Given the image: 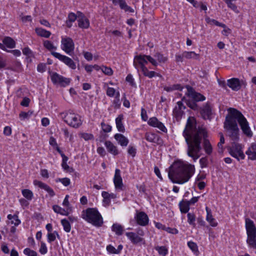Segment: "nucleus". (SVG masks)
I'll return each instance as SVG.
<instances>
[{
	"label": "nucleus",
	"mask_w": 256,
	"mask_h": 256,
	"mask_svg": "<svg viewBox=\"0 0 256 256\" xmlns=\"http://www.w3.org/2000/svg\"><path fill=\"white\" fill-rule=\"evenodd\" d=\"M183 136L188 145L187 154L196 162L200 156L201 142L204 138V148L206 153L210 155L212 148L208 140L206 139V132L202 127H196V120L194 117H189L186 126L183 132Z\"/></svg>",
	"instance_id": "nucleus-1"
},
{
	"label": "nucleus",
	"mask_w": 256,
	"mask_h": 256,
	"mask_svg": "<svg viewBox=\"0 0 256 256\" xmlns=\"http://www.w3.org/2000/svg\"><path fill=\"white\" fill-rule=\"evenodd\" d=\"M194 172V165L178 160L174 162L170 167L168 175L173 183L184 184L190 180Z\"/></svg>",
	"instance_id": "nucleus-2"
},
{
	"label": "nucleus",
	"mask_w": 256,
	"mask_h": 256,
	"mask_svg": "<svg viewBox=\"0 0 256 256\" xmlns=\"http://www.w3.org/2000/svg\"><path fill=\"white\" fill-rule=\"evenodd\" d=\"M227 116L233 121L238 122L243 134L248 138L252 137L253 133L249 126V123L241 112L234 108H229Z\"/></svg>",
	"instance_id": "nucleus-3"
},
{
	"label": "nucleus",
	"mask_w": 256,
	"mask_h": 256,
	"mask_svg": "<svg viewBox=\"0 0 256 256\" xmlns=\"http://www.w3.org/2000/svg\"><path fill=\"white\" fill-rule=\"evenodd\" d=\"M82 218L96 226H100L103 223L102 216L98 210L94 208H88L83 210Z\"/></svg>",
	"instance_id": "nucleus-4"
},
{
	"label": "nucleus",
	"mask_w": 256,
	"mask_h": 256,
	"mask_svg": "<svg viewBox=\"0 0 256 256\" xmlns=\"http://www.w3.org/2000/svg\"><path fill=\"white\" fill-rule=\"evenodd\" d=\"M60 115L66 123L74 128H78L82 124L80 116L72 111H66L60 113Z\"/></svg>",
	"instance_id": "nucleus-5"
},
{
	"label": "nucleus",
	"mask_w": 256,
	"mask_h": 256,
	"mask_svg": "<svg viewBox=\"0 0 256 256\" xmlns=\"http://www.w3.org/2000/svg\"><path fill=\"white\" fill-rule=\"evenodd\" d=\"M246 242L250 247L256 250V228L254 222L248 218H246Z\"/></svg>",
	"instance_id": "nucleus-6"
},
{
	"label": "nucleus",
	"mask_w": 256,
	"mask_h": 256,
	"mask_svg": "<svg viewBox=\"0 0 256 256\" xmlns=\"http://www.w3.org/2000/svg\"><path fill=\"white\" fill-rule=\"evenodd\" d=\"M224 128L228 131V136L234 142L239 140L240 130L238 124L226 116L224 123Z\"/></svg>",
	"instance_id": "nucleus-7"
},
{
	"label": "nucleus",
	"mask_w": 256,
	"mask_h": 256,
	"mask_svg": "<svg viewBox=\"0 0 256 256\" xmlns=\"http://www.w3.org/2000/svg\"><path fill=\"white\" fill-rule=\"evenodd\" d=\"M148 61L150 62L154 66H157L158 64V62L154 58L150 56L144 54L136 56L134 57V65L138 70L139 69H141L142 71L144 68H146L145 65L148 64Z\"/></svg>",
	"instance_id": "nucleus-8"
},
{
	"label": "nucleus",
	"mask_w": 256,
	"mask_h": 256,
	"mask_svg": "<svg viewBox=\"0 0 256 256\" xmlns=\"http://www.w3.org/2000/svg\"><path fill=\"white\" fill-rule=\"evenodd\" d=\"M229 152L230 154L236 158L238 160H244L245 158V155L242 151V146L241 144L234 142L232 146L230 148Z\"/></svg>",
	"instance_id": "nucleus-9"
},
{
	"label": "nucleus",
	"mask_w": 256,
	"mask_h": 256,
	"mask_svg": "<svg viewBox=\"0 0 256 256\" xmlns=\"http://www.w3.org/2000/svg\"><path fill=\"white\" fill-rule=\"evenodd\" d=\"M62 49L67 54H71L74 52V44L72 40L68 37L62 38Z\"/></svg>",
	"instance_id": "nucleus-10"
},
{
	"label": "nucleus",
	"mask_w": 256,
	"mask_h": 256,
	"mask_svg": "<svg viewBox=\"0 0 256 256\" xmlns=\"http://www.w3.org/2000/svg\"><path fill=\"white\" fill-rule=\"evenodd\" d=\"M52 54L55 58H58L60 61L64 63L66 66L72 70L76 68V64L74 60L70 58L62 55L60 53L52 52Z\"/></svg>",
	"instance_id": "nucleus-11"
},
{
	"label": "nucleus",
	"mask_w": 256,
	"mask_h": 256,
	"mask_svg": "<svg viewBox=\"0 0 256 256\" xmlns=\"http://www.w3.org/2000/svg\"><path fill=\"white\" fill-rule=\"evenodd\" d=\"M134 218L137 224L140 226H144L148 224L149 218L144 212L136 211Z\"/></svg>",
	"instance_id": "nucleus-12"
},
{
	"label": "nucleus",
	"mask_w": 256,
	"mask_h": 256,
	"mask_svg": "<svg viewBox=\"0 0 256 256\" xmlns=\"http://www.w3.org/2000/svg\"><path fill=\"white\" fill-rule=\"evenodd\" d=\"M51 80L54 84H59L62 86L68 85L70 81V78H64L57 73L52 75Z\"/></svg>",
	"instance_id": "nucleus-13"
},
{
	"label": "nucleus",
	"mask_w": 256,
	"mask_h": 256,
	"mask_svg": "<svg viewBox=\"0 0 256 256\" xmlns=\"http://www.w3.org/2000/svg\"><path fill=\"white\" fill-rule=\"evenodd\" d=\"M51 80L54 84H59L62 86L68 85L70 81V78H64L57 73L52 75Z\"/></svg>",
	"instance_id": "nucleus-14"
},
{
	"label": "nucleus",
	"mask_w": 256,
	"mask_h": 256,
	"mask_svg": "<svg viewBox=\"0 0 256 256\" xmlns=\"http://www.w3.org/2000/svg\"><path fill=\"white\" fill-rule=\"evenodd\" d=\"M114 182L115 188L117 190H124V186L122 182V178L120 176V170L119 169H116L115 170Z\"/></svg>",
	"instance_id": "nucleus-15"
},
{
	"label": "nucleus",
	"mask_w": 256,
	"mask_h": 256,
	"mask_svg": "<svg viewBox=\"0 0 256 256\" xmlns=\"http://www.w3.org/2000/svg\"><path fill=\"white\" fill-rule=\"evenodd\" d=\"M126 235L130 242L134 244H144L146 241L144 239L139 236L138 234L133 232H128L126 233Z\"/></svg>",
	"instance_id": "nucleus-16"
},
{
	"label": "nucleus",
	"mask_w": 256,
	"mask_h": 256,
	"mask_svg": "<svg viewBox=\"0 0 256 256\" xmlns=\"http://www.w3.org/2000/svg\"><path fill=\"white\" fill-rule=\"evenodd\" d=\"M177 106L173 110V115L177 120H179L184 114L183 110L186 108L185 106L180 101L177 102Z\"/></svg>",
	"instance_id": "nucleus-17"
},
{
	"label": "nucleus",
	"mask_w": 256,
	"mask_h": 256,
	"mask_svg": "<svg viewBox=\"0 0 256 256\" xmlns=\"http://www.w3.org/2000/svg\"><path fill=\"white\" fill-rule=\"evenodd\" d=\"M186 88V95L193 98L195 101L198 102L205 100V97L203 95L196 92L192 87L187 86Z\"/></svg>",
	"instance_id": "nucleus-18"
},
{
	"label": "nucleus",
	"mask_w": 256,
	"mask_h": 256,
	"mask_svg": "<svg viewBox=\"0 0 256 256\" xmlns=\"http://www.w3.org/2000/svg\"><path fill=\"white\" fill-rule=\"evenodd\" d=\"M148 124L149 125L158 128L163 132H166L167 130L164 124L160 122L156 117L150 118Z\"/></svg>",
	"instance_id": "nucleus-19"
},
{
	"label": "nucleus",
	"mask_w": 256,
	"mask_h": 256,
	"mask_svg": "<svg viewBox=\"0 0 256 256\" xmlns=\"http://www.w3.org/2000/svg\"><path fill=\"white\" fill-rule=\"evenodd\" d=\"M78 26L82 28H88L90 26V22L80 12H78Z\"/></svg>",
	"instance_id": "nucleus-20"
},
{
	"label": "nucleus",
	"mask_w": 256,
	"mask_h": 256,
	"mask_svg": "<svg viewBox=\"0 0 256 256\" xmlns=\"http://www.w3.org/2000/svg\"><path fill=\"white\" fill-rule=\"evenodd\" d=\"M227 85L233 90L238 91L241 88L240 80L238 78H232L227 80Z\"/></svg>",
	"instance_id": "nucleus-21"
},
{
	"label": "nucleus",
	"mask_w": 256,
	"mask_h": 256,
	"mask_svg": "<svg viewBox=\"0 0 256 256\" xmlns=\"http://www.w3.org/2000/svg\"><path fill=\"white\" fill-rule=\"evenodd\" d=\"M246 154L249 159L252 160H256V142L251 144Z\"/></svg>",
	"instance_id": "nucleus-22"
},
{
	"label": "nucleus",
	"mask_w": 256,
	"mask_h": 256,
	"mask_svg": "<svg viewBox=\"0 0 256 256\" xmlns=\"http://www.w3.org/2000/svg\"><path fill=\"white\" fill-rule=\"evenodd\" d=\"M145 138L148 141L157 144H160L162 141L158 135L150 132L146 133Z\"/></svg>",
	"instance_id": "nucleus-23"
},
{
	"label": "nucleus",
	"mask_w": 256,
	"mask_h": 256,
	"mask_svg": "<svg viewBox=\"0 0 256 256\" xmlns=\"http://www.w3.org/2000/svg\"><path fill=\"white\" fill-rule=\"evenodd\" d=\"M118 144L122 146H126L128 144V140L122 134H116L114 136Z\"/></svg>",
	"instance_id": "nucleus-24"
},
{
	"label": "nucleus",
	"mask_w": 256,
	"mask_h": 256,
	"mask_svg": "<svg viewBox=\"0 0 256 256\" xmlns=\"http://www.w3.org/2000/svg\"><path fill=\"white\" fill-rule=\"evenodd\" d=\"M104 145L110 154L115 156L118 154V151L117 149V147L111 142L109 140L106 141Z\"/></svg>",
	"instance_id": "nucleus-25"
},
{
	"label": "nucleus",
	"mask_w": 256,
	"mask_h": 256,
	"mask_svg": "<svg viewBox=\"0 0 256 256\" xmlns=\"http://www.w3.org/2000/svg\"><path fill=\"white\" fill-rule=\"evenodd\" d=\"M206 210L207 214L206 220L209 222L212 226H216L218 225V223L216 221V220L213 218L211 210L208 207H206Z\"/></svg>",
	"instance_id": "nucleus-26"
},
{
	"label": "nucleus",
	"mask_w": 256,
	"mask_h": 256,
	"mask_svg": "<svg viewBox=\"0 0 256 256\" xmlns=\"http://www.w3.org/2000/svg\"><path fill=\"white\" fill-rule=\"evenodd\" d=\"M201 114L204 118L208 119L212 114V110L210 106L206 104L202 109Z\"/></svg>",
	"instance_id": "nucleus-27"
},
{
	"label": "nucleus",
	"mask_w": 256,
	"mask_h": 256,
	"mask_svg": "<svg viewBox=\"0 0 256 256\" xmlns=\"http://www.w3.org/2000/svg\"><path fill=\"white\" fill-rule=\"evenodd\" d=\"M36 34L41 36L45 38H48L51 35V32L40 28H37L35 29Z\"/></svg>",
	"instance_id": "nucleus-28"
},
{
	"label": "nucleus",
	"mask_w": 256,
	"mask_h": 256,
	"mask_svg": "<svg viewBox=\"0 0 256 256\" xmlns=\"http://www.w3.org/2000/svg\"><path fill=\"white\" fill-rule=\"evenodd\" d=\"M8 218L10 220V223L14 224V226H18L20 224V220H19L17 214L12 215L9 214L7 216Z\"/></svg>",
	"instance_id": "nucleus-29"
},
{
	"label": "nucleus",
	"mask_w": 256,
	"mask_h": 256,
	"mask_svg": "<svg viewBox=\"0 0 256 256\" xmlns=\"http://www.w3.org/2000/svg\"><path fill=\"white\" fill-rule=\"evenodd\" d=\"M180 210L182 213H186L190 210V204L188 201L182 200L179 204Z\"/></svg>",
	"instance_id": "nucleus-30"
},
{
	"label": "nucleus",
	"mask_w": 256,
	"mask_h": 256,
	"mask_svg": "<svg viewBox=\"0 0 256 256\" xmlns=\"http://www.w3.org/2000/svg\"><path fill=\"white\" fill-rule=\"evenodd\" d=\"M123 119L122 115H119L118 118L116 119V128L120 132H124V127L122 123V120Z\"/></svg>",
	"instance_id": "nucleus-31"
},
{
	"label": "nucleus",
	"mask_w": 256,
	"mask_h": 256,
	"mask_svg": "<svg viewBox=\"0 0 256 256\" xmlns=\"http://www.w3.org/2000/svg\"><path fill=\"white\" fill-rule=\"evenodd\" d=\"M2 42L8 48H12L15 47L16 43L14 40L10 37H6L4 38Z\"/></svg>",
	"instance_id": "nucleus-32"
},
{
	"label": "nucleus",
	"mask_w": 256,
	"mask_h": 256,
	"mask_svg": "<svg viewBox=\"0 0 256 256\" xmlns=\"http://www.w3.org/2000/svg\"><path fill=\"white\" fill-rule=\"evenodd\" d=\"M52 208L55 212L64 216H68L70 212L68 210L62 208L58 205H54Z\"/></svg>",
	"instance_id": "nucleus-33"
},
{
	"label": "nucleus",
	"mask_w": 256,
	"mask_h": 256,
	"mask_svg": "<svg viewBox=\"0 0 256 256\" xmlns=\"http://www.w3.org/2000/svg\"><path fill=\"white\" fill-rule=\"evenodd\" d=\"M123 246L121 244L118 246L117 249L115 248L112 245H108L106 247V250L110 253L118 254L120 252Z\"/></svg>",
	"instance_id": "nucleus-34"
},
{
	"label": "nucleus",
	"mask_w": 256,
	"mask_h": 256,
	"mask_svg": "<svg viewBox=\"0 0 256 256\" xmlns=\"http://www.w3.org/2000/svg\"><path fill=\"white\" fill-rule=\"evenodd\" d=\"M112 230L116 234L120 236L124 232L123 227L120 224H114L112 226Z\"/></svg>",
	"instance_id": "nucleus-35"
},
{
	"label": "nucleus",
	"mask_w": 256,
	"mask_h": 256,
	"mask_svg": "<svg viewBox=\"0 0 256 256\" xmlns=\"http://www.w3.org/2000/svg\"><path fill=\"white\" fill-rule=\"evenodd\" d=\"M206 22L210 24H214L216 26L222 27L223 28H226V25L222 24L219 22L218 21L214 20V19H211L210 18H206Z\"/></svg>",
	"instance_id": "nucleus-36"
},
{
	"label": "nucleus",
	"mask_w": 256,
	"mask_h": 256,
	"mask_svg": "<svg viewBox=\"0 0 256 256\" xmlns=\"http://www.w3.org/2000/svg\"><path fill=\"white\" fill-rule=\"evenodd\" d=\"M22 196L28 200H30L33 198L34 194L32 190L28 189H24L22 191Z\"/></svg>",
	"instance_id": "nucleus-37"
},
{
	"label": "nucleus",
	"mask_w": 256,
	"mask_h": 256,
	"mask_svg": "<svg viewBox=\"0 0 256 256\" xmlns=\"http://www.w3.org/2000/svg\"><path fill=\"white\" fill-rule=\"evenodd\" d=\"M154 57L156 58L158 61L160 63H164L168 60V57L164 56L163 54L157 52H156L154 55Z\"/></svg>",
	"instance_id": "nucleus-38"
},
{
	"label": "nucleus",
	"mask_w": 256,
	"mask_h": 256,
	"mask_svg": "<svg viewBox=\"0 0 256 256\" xmlns=\"http://www.w3.org/2000/svg\"><path fill=\"white\" fill-rule=\"evenodd\" d=\"M44 46L48 50L50 51H52V50H56V47L54 46L53 43L48 40H45L43 42Z\"/></svg>",
	"instance_id": "nucleus-39"
},
{
	"label": "nucleus",
	"mask_w": 256,
	"mask_h": 256,
	"mask_svg": "<svg viewBox=\"0 0 256 256\" xmlns=\"http://www.w3.org/2000/svg\"><path fill=\"white\" fill-rule=\"evenodd\" d=\"M198 54H196L194 52H183V56H184L185 58L188 59L190 58H198Z\"/></svg>",
	"instance_id": "nucleus-40"
},
{
	"label": "nucleus",
	"mask_w": 256,
	"mask_h": 256,
	"mask_svg": "<svg viewBox=\"0 0 256 256\" xmlns=\"http://www.w3.org/2000/svg\"><path fill=\"white\" fill-rule=\"evenodd\" d=\"M112 104L115 108H120L121 102L120 100V94L119 92H116V95L115 96V98L112 102Z\"/></svg>",
	"instance_id": "nucleus-41"
},
{
	"label": "nucleus",
	"mask_w": 256,
	"mask_h": 256,
	"mask_svg": "<svg viewBox=\"0 0 256 256\" xmlns=\"http://www.w3.org/2000/svg\"><path fill=\"white\" fill-rule=\"evenodd\" d=\"M155 249L160 254L163 256H166L168 252V249L164 246H157L155 248Z\"/></svg>",
	"instance_id": "nucleus-42"
},
{
	"label": "nucleus",
	"mask_w": 256,
	"mask_h": 256,
	"mask_svg": "<svg viewBox=\"0 0 256 256\" xmlns=\"http://www.w3.org/2000/svg\"><path fill=\"white\" fill-rule=\"evenodd\" d=\"M188 216V223L193 226H195L196 224H195V220H196V216L193 213L189 212L187 214Z\"/></svg>",
	"instance_id": "nucleus-43"
},
{
	"label": "nucleus",
	"mask_w": 256,
	"mask_h": 256,
	"mask_svg": "<svg viewBox=\"0 0 256 256\" xmlns=\"http://www.w3.org/2000/svg\"><path fill=\"white\" fill-rule=\"evenodd\" d=\"M227 4L228 6L234 11L237 10V6L234 2L236 0H223Z\"/></svg>",
	"instance_id": "nucleus-44"
},
{
	"label": "nucleus",
	"mask_w": 256,
	"mask_h": 256,
	"mask_svg": "<svg viewBox=\"0 0 256 256\" xmlns=\"http://www.w3.org/2000/svg\"><path fill=\"white\" fill-rule=\"evenodd\" d=\"M62 224L64 227V230L68 232L70 231L71 226L68 221L66 219H63L61 220Z\"/></svg>",
	"instance_id": "nucleus-45"
},
{
	"label": "nucleus",
	"mask_w": 256,
	"mask_h": 256,
	"mask_svg": "<svg viewBox=\"0 0 256 256\" xmlns=\"http://www.w3.org/2000/svg\"><path fill=\"white\" fill-rule=\"evenodd\" d=\"M56 236L59 238L60 236L56 231H54V232H49L48 234V240L49 242H52L55 240Z\"/></svg>",
	"instance_id": "nucleus-46"
},
{
	"label": "nucleus",
	"mask_w": 256,
	"mask_h": 256,
	"mask_svg": "<svg viewBox=\"0 0 256 256\" xmlns=\"http://www.w3.org/2000/svg\"><path fill=\"white\" fill-rule=\"evenodd\" d=\"M34 184L35 186H37L40 188L46 191L48 189L50 188V186L48 184L36 180L34 181Z\"/></svg>",
	"instance_id": "nucleus-47"
},
{
	"label": "nucleus",
	"mask_w": 256,
	"mask_h": 256,
	"mask_svg": "<svg viewBox=\"0 0 256 256\" xmlns=\"http://www.w3.org/2000/svg\"><path fill=\"white\" fill-rule=\"evenodd\" d=\"M142 72L144 76L149 78H152L156 75L158 76L154 71H149L147 68H144Z\"/></svg>",
	"instance_id": "nucleus-48"
},
{
	"label": "nucleus",
	"mask_w": 256,
	"mask_h": 256,
	"mask_svg": "<svg viewBox=\"0 0 256 256\" xmlns=\"http://www.w3.org/2000/svg\"><path fill=\"white\" fill-rule=\"evenodd\" d=\"M220 140L218 144V152L222 153L223 152L222 144L224 143V134L222 133H220Z\"/></svg>",
	"instance_id": "nucleus-49"
},
{
	"label": "nucleus",
	"mask_w": 256,
	"mask_h": 256,
	"mask_svg": "<svg viewBox=\"0 0 256 256\" xmlns=\"http://www.w3.org/2000/svg\"><path fill=\"white\" fill-rule=\"evenodd\" d=\"M188 246L193 252L195 253L198 252V247L196 243L192 241L188 242Z\"/></svg>",
	"instance_id": "nucleus-50"
},
{
	"label": "nucleus",
	"mask_w": 256,
	"mask_h": 256,
	"mask_svg": "<svg viewBox=\"0 0 256 256\" xmlns=\"http://www.w3.org/2000/svg\"><path fill=\"white\" fill-rule=\"evenodd\" d=\"M180 88V85L174 84L171 86H164V90L170 92L176 90H178Z\"/></svg>",
	"instance_id": "nucleus-51"
},
{
	"label": "nucleus",
	"mask_w": 256,
	"mask_h": 256,
	"mask_svg": "<svg viewBox=\"0 0 256 256\" xmlns=\"http://www.w3.org/2000/svg\"><path fill=\"white\" fill-rule=\"evenodd\" d=\"M102 71L106 75L112 76L113 74V70L110 67H107L104 66H102Z\"/></svg>",
	"instance_id": "nucleus-52"
},
{
	"label": "nucleus",
	"mask_w": 256,
	"mask_h": 256,
	"mask_svg": "<svg viewBox=\"0 0 256 256\" xmlns=\"http://www.w3.org/2000/svg\"><path fill=\"white\" fill-rule=\"evenodd\" d=\"M24 253L28 256H37L36 252L29 248H25L24 250Z\"/></svg>",
	"instance_id": "nucleus-53"
},
{
	"label": "nucleus",
	"mask_w": 256,
	"mask_h": 256,
	"mask_svg": "<svg viewBox=\"0 0 256 256\" xmlns=\"http://www.w3.org/2000/svg\"><path fill=\"white\" fill-rule=\"evenodd\" d=\"M118 4L120 5V8L124 10L125 11L132 12L131 8L126 4V2L124 0H122Z\"/></svg>",
	"instance_id": "nucleus-54"
},
{
	"label": "nucleus",
	"mask_w": 256,
	"mask_h": 256,
	"mask_svg": "<svg viewBox=\"0 0 256 256\" xmlns=\"http://www.w3.org/2000/svg\"><path fill=\"white\" fill-rule=\"evenodd\" d=\"M80 137L84 138L85 140H88L94 139V136L90 133H82L80 134Z\"/></svg>",
	"instance_id": "nucleus-55"
},
{
	"label": "nucleus",
	"mask_w": 256,
	"mask_h": 256,
	"mask_svg": "<svg viewBox=\"0 0 256 256\" xmlns=\"http://www.w3.org/2000/svg\"><path fill=\"white\" fill-rule=\"evenodd\" d=\"M116 90L113 88L108 87L107 88L106 93L108 96L110 97H113L114 94L116 95Z\"/></svg>",
	"instance_id": "nucleus-56"
},
{
	"label": "nucleus",
	"mask_w": 256,
	"mask_h": 256,
	"mask_svg": "<svg viewBox=\"0 0 256 256\" xmlns=\"http://www.w3.org/2000/svg\"><path fill=\"white\" fill-rule=\"evenodd\" d=\"M102 195L104 202L109 203L110 202V194L104 191L102 192Z\"/></svg>",
	"instance_id": "nucleus-57"
},
{
	"label": "nucleus",
	"mask_w": 256,
	"mask_h": 256,
	"mask_svg": "<svg viewBox=\"0 0 256 256\" xmlns=\"http://www.w3.org/2000/svg\"><path fill=\"white\" fill-rule=\"evenodd\" d=\"M101 126L103 131L105 132H109L112 130V127L109 124H106L104 122H102Z\"/></svg>",
	"instance_id": "nucleus-58"
},
{
	"label": "nucleus",
	"mask_w": 256,
	"mask_h": 256,
	"mask_svg": "<svg viewBox=\"0 0 256 256\" xmlns=\"http://www.w3.org/2000/svg\"><path fill=\"white\" fill-rule=\"evenodd\" d=\"M68 198L69 196L68 195H66L64 200V202H62V204L64 206H66V209L68 210L69 212L71 211L70 208V204L68 202Z\"/></svg>",
	"instance_id": "nucleus-59"
},
{
	"label": "nucleus",
	"mask_w": 256,
	"mask_h": 256,
	"mask_svg": "<svg viewBox=\"0 0 256 256\" xmlns=\"http://www.w3.org/2000/svg\"><path fill=\"white\" fill-rule=\"evenodd\" d=\"M40 252L42 254H44L47 252V248L46 244L44 242H41Z\"/></svg>",
	"instance_id": "nucleus-60"
},
{
	"label": "nucleus",
	"mask_w": 256,
	"mask_h": 256,
	"mask_svg": "<svg viewBox=\"0 0 256 256\" xmlns=\"http://www.w3.org/2000/svg\"><path fill=\"white\" fill-rule=\"evenodd\" d=\"M208 160L206 157L202 158L200 160V164L202 168H206L208 166Z\"/></svg>",
	"instance_id": "nucleus-61"
},
{
	"label": "nucleus",
	"mask_w": 256,
	"mask_h": 256,
	"mask_svg": "<svg viewBox=\"0 0 256 256\" xmlns=\"http://www.w3.org/2000/svg\"><path fill=\"white\" fill-rule=\"evenodd\" d=\"M31 114L32 112H21L19 116L22 120H23L26 118H28Z\"/></svg>",
	"instance_id": "nucleus-62"
},
{
	"label": "nucleus",
	"mask_w": 256,
	"mask_h": 256,
	"mask_svg": "<svg viewBox=\"0 0 256 256\" xmlns=\"http://www.w3.org/2000/svg\"><path fill=\"white\" fill-rule=\"evenodd\" d=\"M58 181L61 182L64 186H68L70 184V180L67 178H59L58 180H56V182Z\"/></svg>",
	"instance_id": "nucleus-63"
},
{
	"label": "nucleus",
	"mask_w": 256,
	"mask_h": 256,
	"mask_svg": "<svg viewBox=\"0 0 256 256\" xmlns=\"http://www.w3.org/2000/svg\"><path fill=\"white\" fill-rule=\"evenodd\" d=\"M128 153L131 155L132 157H134L136 154V148L132 146H129L128 148Z\"/></svg>",
	"instance_id": "nucleus-64"
}]
</instances>
